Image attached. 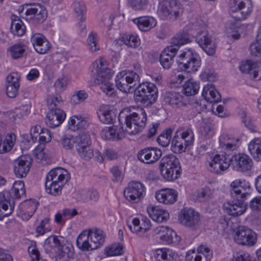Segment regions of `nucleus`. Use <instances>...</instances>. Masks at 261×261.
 <instances>
[{
    "label": "nucleus",
    "instance_id": "obj_34",
    "mask_svg": "<svg viewBox=\"0 0 261 261\" xmlns=\"http://www.w3.org/2000/svg\"><path fill=\"white\" fill-rule=\"evenodd\" d=\"M164 102L172 107H179L183 105L182 95L177 92H166L164 94Z\"/></svg>",
    "mask_w": 261,
    "mask_h": 261
},
{
    "label": "nucleus",
    "instance_id": "obj_8",
    "mask_svg": "<svg viewBox=\"0 0 261 261\" xmlns=\"http://www.w3.org/2000/svg\"><path fill=\"white\" fill-rule=\"evenodd\" d=\"M156 86L150 82H143L135 88V95L137 100L144 107H149L154 103L158 97Z\"/></svg>",
    "mask_w": 261,
    "mask_h": 261
},
{
    "label": "nucleus",
    "instance_id": "obj_40",
    "mask_svg": "<svg viewBox=\"0 0 261 261\" xmlns=\"http://www.w3.org/2000/svg\"><path fill=\"white\" fill-rule=\"evenodd\" d=\"M248 150L253 158L261 161V138L253 139L248 144Z\"/></svg>",
    "mask_w": 261,
    "mask_h": 261
},
{
    "label": "nucleus",
    "instance_id": "obj_48",
    "mask_svg": "<svg viewBox=\"0 0 261 261\" xmlns=\"http://www.w3.org/2000/svg\"><path fill=\"white\" fill-rule=\"evenodd\" d=\"M72 8L76 17L81 22L84 21L86 19L85 14L87 11L85 4L82 2L74 1L72 4Z\"/></svg>",
    "mask_w": 261,
    "mask_h": 261
},
{
    "label": "nucleus",
    "instance_id": "obj_53",
    "mask_svg": "<svg viewBox=\"0 0 261 261\" xmlns=\"http://www.w3.org/2000/svg\"><path fill=\"white\" fill-rule=\"evenodd\" d=\"M100 121L103 123H113L116 119V115L111 110L100 111L98 113Z\"/></svg>",
    "mask_w": 261,
    "mask_h": 261
},
{
    "label": "nucleus",
    "instance_id": "obj_19",
    "mask_svg": "<svg viewBox=\"0 0 261 261\" xmlns=\"http://www.w3.org/2000/svg\"><path fill=\"white\" fill-rule=\"evenodd\" d=\"M162 151L153 147H146L139 150L137 153L138 160L147 164L155 163L162 156Z\"/></svg>",
    "mask_w": 261,
    "mask_h": 261
},
{
    "label": "nucleus",
    "instance_id": "obj_47",
    "mask_svg": "<svg viewBox=\"0 0 261 261\" xmlns=\"http://www.w3.org/2000/svg\"><path fill=\"white\" fill-rule=\"evenodd\" d=\"M116 127H104L100 133L101 138L106 140L117 141L120 139L119 134L116 131Z\"/></svg>",
    "mask_w": 261,
    "mask_h": 261
},
{
    "label": "nucleus",
    "instance_id": "obj_13",
    "mask_svg": "<svg viewBox=\"0 0 261 261\" xmlns=\"http://www.w3.org/2000/svg\"><path fill=\"white\" fill-rule=\"evenodd\" d=\"M123 194L128 201L134 203H138L145 197L146 188L140 181H132L124 189Z\"/></svg>",
    "mask_w": 261,
    "mask_h": 261
},
{
    "label": "nucleus",
    "instance_id": "obj_2",
    "mask_svg": "<svg viewBox=\"0 0 261 261\" xmlns=\"http://www.w3.org/2000/svg\"><path fill=\"white\" fill-rule=\"evenodd\" d=\"M25 194L23 181L16 180L13 183L11 191L0 193V215L8 217L13 212L14 208V199H19Z\"/></svg>",
    "mask_w": 261,
    "mask_h": 261
},
{
    "label": "nucleus",
    "instance_id": "obj_61",
    "mask_svg": "<svg viewBox=\"0 0 261 261\" xmlns=\"http://www.w3.org/2000/svg\"><path fill=\"white\" fill-rule=\"evenodd\" d=\"M88 97L87 93L84 90L76 92L71 97V102L73 104H77L84 101Z\"/></svg>",
    "mask_w": 261,
    "mask_h": 261
},
{
    "label": "nucleus",
    "instance_id": "obj_18",
    "mask_svg": "<svg viewBox=\"0 0 261 261\" xmlns=\"http://www.w3.org/2000/svg\"><path fill=\"white\" fill-rule=\"evenodd\" d=\"M230 167L234 171L238 172H246L251 170L253 166L252 159L244 153H238L231 156L230 158Z\"/></svg>",
    "mask_w": 261,
    "mask_h": 261
},
{
    "label": "nucleus",
    "instance_id": "obj_35",
    "mask_svg": "<svg viewBox=\"0 0 261 261\" xmlns=\"http://www.w3.org/2000/svg\"><path fill=\"white\" fill-rule=\"evenodd\" d=\"M77 247L83 251L94 250L92 248V242L88 231H82L77 237L76 241Z\"/></svg>",
    "mask_w": 261,
    "mask_h": 261
},
{
    "label": "nucleus",
    "instance_id": "obj_23",
    "mask_svg": "<svg viewBox=\"0 0 261 261\" xmlns=\"http://www.w3.org/2000/svg\"><path fill=\"white\" fill-rule=\"evenodd\" d=\"M195 250H189L186 256V261H210L212 257V252L209 248L200 245L197 248V254Z\"/></svg>",
    "mask_w": 261,
    "mask_h": 261
},
{
    "label": "nucleus",
    "instance_id": "obj_14",
    "mask_svg": "<svg viewBox=\"0 0 261 261\" xmlns=\"http://www.w3.org/2000/svg\"><path fill=\"white\" fill-rule=\"evenodd\" d=\"M233 236L234 242L243 245L253 246L257 240L255 232L244 226L238 227L234 230Z\"/></svg>",
    "mask_w": 261,
    "mask_h": 261
},
{
    "label": "nucleus",
    "instance_id": "obj_16",
    "mask_svg": "<svg viewBox=\"0 0 261 261\" xmlns=\"http://www.w3.org/2000/svg\"><path fill=\"white\" fill-rule=\"evenodd\" d=\"M230 196L231 198L247 199L251 192L250 183L243 179L233 180L230 184Z\"/></svg>",
    "mask_w": 261,
    "mask_h": 261
},
{
    "label": "nucleus",
    "instance_id": "obj_37",
    "mask_svg": "<svg viewBox=\"0 0 261 261\" xmlns=\"http://www.w3.org/2000/svg\"><path fill=\"white\" fill-rule=\"evenodd\" d=\"M62 246L60 241L56 236L49 237L45 240L44 244V249L48 254L56 253Z\"/></svg>",
    "mask_w": 261,
    "mask_h": 261
},
{
    "label": "nucleus",
    "instance_id": "obj_42",
    "mask_svg": "<svg viewBox=\"0 0 261 261\" xmlns=\"http://www.w3.org/2000/svg\"><path fill=\"white\" fill-rule=\"evenodd\" d=\"M26 46L23 43L19 42L11 46L8 49V52L13 59L22 58L25 52Z\"/></svg>",
    "mask_w": 261,
    "mask_h": 261
},
{
    "label": "nucleus",
    "instance_id": "obj_60",
    "mask_svg": "<svg viewBox=\"0 0 261 261\" xmlns=\"http://www.w3.org/2000/svg\"><path fill=\"white\" fill-rule=\"evenodd\" d=\"M130 5L135 11H143L147 8L148 0H129Z\"/></svg>",
    "mask_w": 261,
    "mask_h": 261
},
{
    "label": "nucleus",
    "instance_id": "obj_6",
    "mask_svg": "<svg viewBox=\"0 0 261 261\" xmlns=\"http://www.w3.org/2000/svg\"><path fill=\"white\" fill-rule=\"evenodd\" d=\"M193 28L197 31L195 37L196 42L207 55H214L216 46L212 35L206 29V23L201 18H198L193 23Z\"/></svg>",
    "mask_w": 261,
    "mask_h": 261
},
{
    "label": "nucleus",
    "instance_id": "obj_51",
    "mask_svg": "<svg viewBox=\"0 0 261 261\" xmlns=\"http://www.w3.org/2000/svg\"><path fill=\"white\" fill-rule=\"evenodd\" d=\"M105 254L107 256L122 255L123 252V246L120 243H114L105 249Z\"/></svg>",
    "mask_w": 261,
    "mask_h": 261
},
{
    "label": "nucleus",
    "instance_id": "obj_10",
    "mask_svg": "<svg viewBox=\"0 0 261 261\" xmlns=\"http://www.w3.org/2000/svg\"><path fill=\"white\" fill-rule=\"evenodd\" d=\"M228 7L232 17L237 21L247 19L253 10L251 0H229Z\"/></svg>",
    "mask_w": 261,
    "mask_h": 261
},
{
    "label": "nucleus",
    "instance_id": "obj_31",
    "mask_svg": "<svg viewBox=\"0 0 261 261\" xmlns=\"http://www.w3.org/2000/svg\"><path fill=\"white\" fill-rule=\"evenodd\" d=\"M147 212L151 218L158 223L165 222L169 218V214L168 211L158 206H148Z\"/></svg>",
    "mask_w": 261,
    "mask_h": 261
},
{
    "label": "nucleus",
    "instance_id": "obj_59",
    "mask_svg": "<svg viewBox=\"0 0 261 261\" xmlns=\"http://www.w3.org/2000/svg\"><path fill=\"white\" fill-rule=\"evenodd\" d=\"M108 80L105 81H97V83H101L100 88L101 90L107 95L112 96L115 92V88L113 84L111 83Z\"/></svg>",
    "mask_w": 261,
    "mask_h": 261
},
{
    "label": "nucleus",
    "instance_id": "obj_20",
    "mask_svg": "<svg viewBox=\"0 0 261 261\" xmlns=\"http://www.w3.org/2000/svg\"><path fill=\"white\" fill-rule=\"evenodd\" d=\"M240 70L244 73H248L250 77L255 81L261 80V61L253 62L251 60L242 61L239 66Z\"/></svg>",
    "mask_w": 261,
    "mask_h": 261
},
{
    "label": "nucleus",
    "instance_id": "obj_33",
    "mask_svg": "<svg viewBox=\"0 0 261 261\" xmlns=\"http://www.w3.org/2000/svg\"><path fill=\"white\" fill-rule=\"evenodd\" d=\"M138 28L142 32H147L154 28L157 23L156 20L151 16H143L133 20Z\"/></svg>",
    "mask_w": 261,
    "mask_h": 261
},
{
    "label": "nucleus",
    "instance_id": "obj_15",
    "mask_svg": "<svg viewBox=\"0 0 261 261\" xmlns=\"http://www.w3.org/2000/svg\"><path fill=\"white\" fill-rule=\"evenodd\" d=\"M25 19L29 22L36 24L43 22L47 16L45 8L38 3L30 4L25 11Z\"/></svg>",
    "mask_w": 261,
    "mask_h": 261
},
{
    "label": "nucleus",
    "instance_id": "obj_62",
    "mask_svg": "<svg viewBox=\"0 0 261 261\" xmlns=\"http://www.w3.org/2000/svg\"><path fill=\"white\" fill-rule=\"evenodd\" d=\"M240 117L245 126L252 132L255 130V126L253 124L251 118L248 116L246 112L243 111L240 113Z\"/></svg>",
    "mask_w": 261,
    "mask_h": 261
},
{
    "label": "nucleus",
    "instance_id": "obj_44",
    "mask_svg": "<svg viewBox=\"0 0 261 261\" xmlns=\"http://www.w3.org/2000/svg\"><path fill=\"white\" fill-rule=\"evenodd\" d=\"M11 33L18 36H22L25 32V27L21 19L16 16H13L10 28Z\"/></svg>",
    "mask_w": 261,
    "mask_h": 261
},
{
    "label": "nucleus",
    "instance_id": "obj_29",
    "mask_svg": "<svg viewBox=\"0 0 261 261\" xmlns=\"http://www.w3.org/2000/svg\"><path fill=\"white\" fill-rule=\"evenodd\" d=\"M134 114L135 119V128L132 130H128V134L132 135L141 131L145 126L147 120L146 113L143 109L138 110L137 112H134Z\"/></svg>",
    "mask_w": 261,
    "mask_h": 261
},
{
    "label": "nucleus",
    "instance_id": "obj_22",
    "mask_svg": "<svg viewBox=\"0 0 261 261\" xmlns=\"http://www.w3.org/2000/svg\"><path fill=\"white\" fill-rule=\"evenodd\" d=\"M32 164V159L29 155H23L18 158L13 163L14 172L18 178L27 176Z\"/></svg>",
    "mask_w": 261,
    "mask_h": 261
},
{
    "label": "nucleus",
    "instance_id": "obj_50",
    "mask_svg": "<svg viewBox=\"0 0 261 261\" xmlns=\"http://www.w3.org/2000/svg\"><path fill=\"white\" fill-rule=\"evenodd\" d=\"M79 157L85 161L90 160L94 156V149L91 145L75 149Z\"/></svg>",
    "mask_w": 261,
    "mask_h": 261
},
{
    "label": "nucleus",
    "instance_id": "obj_30",
    "mask_svg": "<svg viewBox=\"0 0 261 261\" xmlns=\"http://www.w3.org/2000/svg\"><path fill=\"white\" fill-rule=\"evenodd\" d=\"M202 97L210 103L218 102L221 100V96L215 86L208 84L204 86L202 91Z\"/></svg>",
    "mask_w": 261,
    "mask_h": 261
},
{
    "label": "nucleus",
    "instance_id": "obj_12",
    "mask_svg": "<svg viewBox=\"0 0 261 261\" xmlns=\"http://www.w3.org/2000/svg\"><path fill=\"white\" fill-rule=\"evenodd\" d=\"M182 11L181 5L176 0H164L160 4L159 12L163 19L175 20Z\"/></svg>",
    "mask_w": 261,
    "mask_h": 261
},
{
    "label": "nucleus",
    "instance_id": "obj_55",
    "mask_svg": "<svg viewBox=\"0 0 261 261\" xmlns=\"http://www.w3.org/2000/svg\"><path fill=\"white\" fill-rule=\"evenodd\" d=\"M75 149L80 147L91 145V139L89 134L82 133L75 138Z\"/></svg>",
    "mask_w": 261,
    "mask_h": 261
},
{
    "label": "nucleus",
    "instance_id": "obj_46",
    "mask_svg": "<svg viewBox=\"0 0 261 261\" xmlns=\"http://www.w3.org/2000/svg\"><path fill=\"white\" fill-rule=\"evenodd\" d=\"M174 253L166 248L157 249L155 251L154 256L158 261H172Z\"/></svg>",
    "mask_w": 261,
    "mask_h": 261
},
{
    "label": "nucleus",
    "instance_id": "obj_49",
    "mask_svg": "<svg viewBox=\"0 0 261 261\" xmlns=\"http://www.w3.org/2000/svg\"><path fill=\"white\" fill-rule=\"evenodd\" d=\"M86 124V121L83 119L81 116H73L68 122L69 128L72 131L85 128Z\"/></svg>",
    "mask_w": 261,
    "mask_h": 261
},
{
    "label": "nucleus",
    "instance_id": "obj_45",
    "mask_svg": "<svg viewBox=\"0 0 261 261\" xmlns=\"http://www.w3.org/2000/svg\"><path fill=\"white\" fill-rule=\"evenodd\" d=\"M23 209L21 211V218L23 220H29L34 214L37 208V204L35 202L28 201L21 205Z\"/></svg>",
    "mask_w": 261,
    "mask_h": 261
},
{
    "label": "nucleus",
    "instance_id": "obj_4",
    "mask_svg": "<svg viewBox=\"0 0 261 261\" xmlns=\"http://www.w3.org/2000/svg\"><path fill=\"white\" fill-rule=\"evenodd\" d=\"M49 112L45 118L46 125L52 128L59 126L65 120L66 114L59 107L63 104L60 95H50L47 99Z\"/></svg>",
    "mask_w": 261,
    "mask_h": 261
},
{
    "label": "nucleus",
    "instance_id": "obj_27",
    "mask_svg": "<svg viewBox=\"0 0 261 261\" xmlns=\"http://www.w3.org/2000/svg\"><path fill=\"white\" fill-rule=\"evenodd\" d=\"M31 41L36 51L39 54H46L51 46L50 42L40 33L32 34Z\"/></svg>",
    "mask_w": 261,
    "mask_h": 261
},
{
    "label": "nucleus",
    "instance_id": "obj_1",
    "mask_svg": "<svg viewBox=\"0 0 261 261\" xmlns=\"http://www.w3.org/2000/svg\"><path fill=\"white\" fill-rule=\"evenodd\" d=\"M241 143L238 138L226 134H222L219 137V146L224 152L222 154H216L211 156V161L208 163V170L217 174H222L228 169L230 166V161L227 153L237 150Z\"/></svg>",
    "mask_w": 261,
    "mask_h": 261
},
{
    "label": "nucleus",
    "instance_id": "obj_63",
    "mask_svg": "<svg viewBox=\"0 0 261 261\" xmlns=\"http://www.w3.org/2000/svg\"><path fill=\"white\" fill-rule=\"evenodd\" d=\"M61 143L65 149H70L75 144V138L70 135H65L61 139Z\"/></svg>",
    "mask_w": 261,
    "mask_h": 261
},
{
    "label": "nucleus",
    "instance_id": "obj_43",
    "mask_svg": "<svg viewBox=\"0 0 261 261\" xmlns=\"http://www.w3.org/2000/svg\"><path fill=\"white\" fill-rule=\"evenodd\" d=\"M199 88V83L193 79L188 80L182 86L183 92L187 96L196 95L198 93Z\"/></svg>",
    "mask_w": 261,
    "mask_h": 261
},
{
    "label": "nucleus",
    "instance_id": "obj_24",
    "mask_svg": "<svg viewBox=\"0 0 261 261\" xmlns=\"http://www.w3.org/2000/svg\"><path fill=\"white\" fill-rule=\"evenodd\" d=\"M93 66L95 69L93 70L94 74H96V80L97 81H105L109 80L112 75L110 69L108 67V65L105 59L101 58L95 61L93 63Z\"/></svg>",
    "mask_w": 261,
    "mask_h": 261
},
{
    "label": "nucleus",
    "instance_id": "obj_26",
    "mask_svg": "<svg viewBox=\"0 0 261 261\" xmlns=\"http://www.w3.org/2000/svg\"><path fill=\"white\" fill-rule=\"evenodd\" d=\"M20 76L18 72H12L6 79V93L10 98L15 97L20 87Z\"/></svg>",
    "mask_w": 261,
    "mask_h": 261
},
{
    "label": "nucleus",
    "instance_id": "obj_52",
    "mask_svg": "<svg viewBox=\"0 0 261 261\" xmlns=\"http://www.w3.org/2000/svg\"><path fill=\"white\" fill-rule=\"evenodd\" d=\"M121 41L130 47L136 48L140 45V39L135 34H125L122 36Z\"/></svg>",
    "mask_w": 261,
    "mask_h": 261
},
{
    "label": "nucleus",
    "instance_id": "obj_39",
    "mask_svg": "<svg viewBox=\"0 0 261 261\" xmlns=\"http://www.w3.org/2000/svg\"><path fill=\"white\" fill-rule=\"evenodd\" d=\"M89 231L90 238L92 242V248L96 249L104 243L105 238L103 231L100 229H95Z\"/></svg>",
    "mask_w": 261,
    "mask_h": 261
},
{
    "label": "nucleus",
    "instance_id": "obj_3",
    "mask_svg": "<svg viewBox=\"0 0 261 261\" xmlns=\"http://www.w3.org/2000/svg\"><path fill=\"white\" fill-rule=\"evenodd\" d=\"M70 178V174L67 170L61 167L51 169L46 176V192L53 196L60 195L63 187Z\"/></svg>",
    "mask_w": 261,
    "mask_h": 261
},
{
    "label": "nucleus",
    "instance_id": "obj_41",
    "mask_svg": "<svg viewBox=\"0 0 261 261\" xmlns=\"http://www.w3.org/2000/svg\"><path fill=\"white\" fill-rule=\"evenodd\" d=\"M15 141L16 136L13 133L7 135L3 141L2 138L0 141V153H5L11 151Z\"/></svg>",
    "mask_w": 261,
    "mask_h": 261
},
{
    "label": "nucleus",
    "instance_id": "obj_17",
    "mask_svg": "<svg viewBox=\"0 0 261 261\" xmlns=\"http://www.w3.org/2000/svg\"><path fill=\"white\" fill-rule=\"evenodd\" d=\"M200 220L198 212L193 208L185 207L182 209L178 215V221L186 227L195 228Z\"/></svg>",
    "mask_w": 261,
    "mask_h": 261
},
{
    "label": "nucleus",
    "instance_id": "obj_54",
    "mask_svg": "<svg viewBox=\"0 0 261 261\" xmlns=\"http://www.w3.org/2000/svg\"><path fill=\"white\" fill-rule=\"evenodd\" d=\"M56 253V261H68L72 256V252L70 251V248L65 245H62Z\"/></svg>",
    "mask_w": 261,
    "mask_h": 261
},
{
    "label": "nucleus",
    "instance_id": "obj_57",
    "mask_svg": "<svg viewBox=\"0 0 261 261\" xmlns=\"http://www.w3.org/2000/svg\"><path fill=\"white\" fill-rule=\"evenodd\" d=\"M98 36L96 33L91 32L88 35L87 43L92 51H96L99 49L98 45Z\"/></svg>",
    "mask_w": 261,
    "mask_h": 261
},
{
    "label": "nucleus",
    "instance_id": "obj_64",
    "mask_svg": "<svg viewBox=\"0 0 261 261\" xmlns=\"http://www.w3.org/2000/svg\"><path fill=\"white\" fill-rule=\"evenodd\" d=\"M28 252L31 261H44L40 257L39 250L35 245H31L28 248Z\"/></svg>",
    "mask_w": 261,
    "mask_h": 261
},
{
    "label": "nucleus",
    "instance_id": "obj_25",
    "mask_svg": "<svg viewBox=\"0 0 261 261\" xmlns=\"http://www.w3.org/2000/svg\"><path fill=\"white\" fill-rule=\"evenodd\" d=\"M178 193L173 189L164 188L158 190L155 193L156 200L164 204H171L177 199Z\"/></svg>",
    "mask_w": 261,
    "mask_h": 261
},
{
    "label": "nucleus",
    "instance_id": "obj_11",
    "mask_svg": "<svg viewBox=\"0 0 261 261\" xmlns=\"http://www.w3.org/2000/svg\"><path fill=\"white\" fill-rule=\"evenodd\" d=\"M139 74L133 70L122 71L115 78L116 86L123 92L130 93L134 90L133 83L139 81Z\"/></svg>",
    "mask_w": 261,
    "mask_h": 261
},
{
    "label": "nucleus",
    "instance_id": "obj_36",
    "mask_svg": "<svg viewBox=\"0 0 261 261\" xmlns=\"http://www.w3.org/2000/svg\"><path fill=\"white\" fill-rule=\"evenodd\" d=\"M199 131L201 137L204 139H208L213 137L215 134L213 121L210 118L203 119Z\"/></svg>",
    "mask_w": 261,
    "mask_h": 261
},
{
    "label": "nucleus",
    "instance_id": "obj_56",
    "mask_svg": "<svg viewBox=\"0 0 261 261\" xmlns=\"http://www.w3.org/2000/svg\"><path fill=\"white\" fill-rule=\"evenodd\" d=\"M173 130L171 128L167 129L164 131L157 138L158 142L162 146L166 147L171 142V137Z\"/></svg>",
    "mask_w": 261,
    "mask_h": 261
},
{
    "label": "nucleus",
    "instance_id": "obj_58",
    "mask_svg": "<svg viewBox=\"0 0 261 261\" xmlns=\"http://www.w3.org/2000/svg\"><path fill=\"white\" fill-rule=\"evenodd\" d=\"M49 218H44L40 222L39 225H38L36 229V231L39 235H43L46 232H48L50 230V228L49 226Z\"/></svg>",
    "mask_w": 261,
    "mask_h": 261
},
{
    "label": "nucleus",
    "instance_id": "obj_21",
    "mask_svg": "<svg viewBox=\"0 0 261 261\" xmlns=\"http://www.w3.org/2000/svg\"><path fill=\"white\" fill-rule=\"evenodd\" d=\"M246 199L242 198H231V200L224 205L227 213L233 217H238L243 215L247 209V204L244 201Z\"/></svg>",
    "mask_w": 261,
    "mask_h": 261
},
{
    "label": "nucleus",
    "instance_id": "obj_9",
    "mask_svg": "<svg viewBox=\"0 0 261 261\" xmlns=\"http://www.w3.org/2000/svg\"><path fill=\"white\" fill-rule=\"evenodd\" d=\"M177 64L179 68L187 72H195L201 66L199 55L192 49H185L178 56Z\"/></svg>",
    "mask_w": 261,
    "mask_h": 261
},
{
    "label": "nucleus",
    "instance_id": "obj_7",
    "mask_svg": "<svg viewBox=\"0 0 261 261\" xmlns=\"http://www.w3.org/2000/svg\"><path fill=\"white\" fill-rule=\"evenodd\" d=\"M159 168L162 177L169 181L176 180L181 173L179 160L173 154L163 157L160 162Z\"/></svg>",
    "mask_w": 261,
    "mask_h": 261
},
{
    "label": "nucleus",
    "instance_id": "obj_5",
    "mask_svg": "<svg viewBox=\"0 0 261 261\" xmlns=\"http://www.w3.org/2000/svg\"><path fill=\"white\" fill-rule=\"evenodd\" d=\"M194 134L190 126H180L175 132L172 139L171 149L175 153L185 152L193 144Z\"/></svg>",
    "mask_w": 261,
    "mask_h": 261
},
{
    "label": "nucleus",
    "instance_id": "obj_38",
    "mask_svg": "<svg viewBox=\"0 0 261 261\" xmlns=\"http://www.w3.org/2000/svg\"><path fill=\"white\" fill-rule=\"evenodd\" d=\"M190 42L189 34L186 32H180L173 37L171 42V45L169 47H172V48L176 49L177 52L180 46Z\"/></svg>",
    "mask_w": 261,
    "mask_h": 261
},
{
    "label": "nucleus",
    "instance_id": "obj_28",
    "mask_svg": "<svg viewBox=\"0 0 261 261\" xmlns=\"http://www.w3.org/2000/svg\"><path fill=\"white\" fill-rule=\"evenodd\" d=\"M133 232H145L149 231L151 226L150 220L144 216H140L132 220V224H127Z\"/></svg>",
    "mask_w": 261,
    "mask_h": 261
},
{
    "label": "nucleus",
    "instance_id": "obj_32",
    "mask_svg": "<svg viewBox=\"0 0 261 261\" xmlns=\"http://www.w3.org/2000/svg\"><path fill=\"white\" fill-rule=\"evenodd\" d=\"M176 49L167 47L161 54L160 61L164 69H169L173 63V58L176 54Z\"/></svg>",
    "mask_w": 261,
    "mask_h": 261
}]
</instances>
